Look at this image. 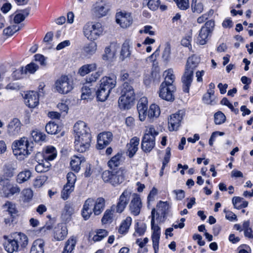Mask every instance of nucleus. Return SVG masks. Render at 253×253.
I'll return each mask as SVG.
<instances>
[{
  "label": "nucleus",
  "instance_id": "48",
  "mask_svg": "<svg viewBox=\"0 0 253 253\" xmlns=\"http://www.w3.org/2000/svg\"><path fill=\"white\" fill-rule=\"evenodd\" d=\"M75 186L66 184L63 187L61 192L62 198L65 200H67L70 194L74 191Z\"/></svg>",
  "mask_w": 253,
  "mask_h": 253
},
{
  "label": "nucleus",
  "instance_id": "30",
  "mask_svg": "<svg viewBox=\"0 0 253 253\" xmlns=\"http://www.w3.org/2000/svg\"><path fill=\"white\" fill-rule=\"evenodd\" d=\"M20 192V188L17 185H12L7 183L3 186L2 192L3 195L6 197H9L15 194L19 193Z\"/></svg>",
  "mask_w": 253,
  "mask_h": 253
},
{
  "label": "nucleus",
  "instance_id": "49",
  "mask_svg": "<svg viewBox=\"0 0 253 253\" xmlns=\"http://www.w3.org/2000/svg\"><path fill=\"white\" fill-rule=\"evenodd\" d=\"M113 211L112 210H107L103 215L102 218V222L103 224H107L111 223L113 220Z\"/></svg>",
  "mask_w": 253,
  "mask_h": 253
},
{
  "label": "nucleus",
  "instance_id": "22",
  "mask_svg": "<svg viewBox=\"0 0 253 253\" xmlns=\"http://www.w3.org/2000/svg\"><path fill=\"white\" fill-rule=\"evenodd\" d=\"M22 124L20 120L14 118L7 126L8 133L11 135H16L19 134L21 130Z\"/></svg>",
  "mask_w": 253,
  "mask_h": 253
},
{
  "label": "nucleus",
  "instance_id": "40",
  "mask_svg": "<svg viewBox=\"0 0 253 253\" xmlns=\"http://www.w3.org/2000/svg\"><path fill=\"white\" fill-rule=\"evenodd\" d=\"M32 173L29 170H25L18 173L16 181L18 183H22L28 180L31 177Z\"/></svg>",
  "mask_w": 253,
  "mask_h": 253
},
{
  "label": "nucleus",
  "instance_id": "20",
  "mask_svg": "<svg viewBox=\"0 0 253 253\" xmlns=\"http://www.w3.org/2000/svg\"><path fill=\"white\" fill-rule=\"evenodd\" d=\"M40 94L35 91H29L25 95L26 104L30 108H35L39 103Z\"/></svg>",
  "mask_w": 253,
  "mask_h": 253
},
{
  "label": "nucleus",
  "instance_id": "53",
  "mask_svg": "<svg viewBox=\"0 0 253 253\" xmlns=\"http://www.w3.org/2000/svg\"><path fill=\"white\" fill-rule=\"evenodd\" d=\"M214 122L216 125H221L224 123L226 120V117L221 111L216 112L214 116Z\"/></svg>",
  "mask_w": 253,
  "mask_h": 253
},
{
  "label": "nucleus",
  "instance_id": "1",
  "mask_svg": "<svg viewBox=\"0 0 253 253\" xmlns=\"http://www.w3.org/2000/svg\"><path fill=\"white\" fill-rule=\"evenodd\" d=\"M122 95L118 100V105L121 110H127L131 108L135 100V93L133 87L127 82L122 85Z\"/></svg>",
  "mask_w": 253,
  "mask_h": 253
},
{
  "label": "nucleus",
  "instance_id": "26",
  "mask_svg": "<svg viewBox=\"0 0 253 253\" xmlns=\"http://www.w3.org/2000/svg\"><path fill=\"white\" fill-rule=\"evenodd\" d=\"M163 76L165 77L164 81L161 83V85H162V86H175L174 84L175 76L172 69H169L165 71L163 73Z\"/></svg>",
  "mask_w": 253,
  "mask_h": 253
},
{
  "label": "nucleus",
  "instance_id": "9",
  "mask_svg": "<svg viewBox=\"0 0 253 253\" xmlns=\"http://www.w3.org/2000/svg\"><path fill=\"white\" fill-rule=\"evenodd\" d=\"M91 136L90 134L82 136H76L75 137V149L80 153H84L87 151L90 146Z\"/></svg>",
  "mask_w": 253,
  "mask_h": 253
},
{
  "label": "nucleus",
  "instance_id": "31",
  "mask_svg": "<svg viewBox=\"0 0 253 253\" xmlns=\"http://www.w3.org/2000/svg\"><path fill=\"white\" fill-rule=\"evenodd\" d=\"M200 62V58L196 55H192L187 59L185 69L194 72Z\"/></svg>",
  "mask_w": 253,
  "mask_h": 253
},
{
  "label": "nucleus",
  "instance_id": "5",
  "mask_svg": "<svg viewBox=\"0 0 253 253\" xmlns=\"http://www.w3.org/2000/svg\"><path fill=\"white\" fill-rule=\"evenodd\" d=\"M158 134V132L153 126L147 127L141 143V148L144 152H149L152 150L155 144V136Z\"/></svg>",
  "mask_w": 253,
  "mask_h": 253
},
{
  "label": "nucleus",
  "instance_id": "7",
  "mask_svg": "<svg viewBox=\"0 0 253 253\" xmlns=\"http://www.w3.org/2000/svg\"><path fill=\"white\" fill-rule=\"evenodd\" d=\"M55 90L60 94H67L73 88V82L67 76H62L54 84Z\"/></svg>",
  "mask_w": 253,
  "mask_h": 253
},
{
  "label": "nucleus",
  "instance_id": "32",
  "mask_svg": "<svg viewBox=\"0 0 253 253\" xmlns=\"http://www.w3.org/2000/svg\"><path fill=\"white\" fill-rule=\"evenodd\" d=\"M44 241L41 239L35 240L32 246L30 253H43Z\"/></svg>",
  "mask_w": 253,
  "mask_h": 253
},
{
  "label": "nucleus",
  "instance_id": "25",
  "mask_svg": "<svg viewBox=\"0 0 253 253\" xmlns=\"http://www.w3.org/2000/svg\"><path fill=\"white\" fill-rule=\"evenodd\" d=\"M132 47V42L130 40H126L122 45L120 52V59L124 60L130 57L131 55L130 48Z\"/></svg>",
  "mask_w": 253,
  "mask_h": 253
},
{
  "label": "nucleus",
  "instance_id": "39",
  "mask_svg": "<svg viewBox=\"0 0 253 253\" xmlns=\"http://www.w3.org/2000/svg\"><path fill=\"white\" fill-rule=\"evenodd\" d=\"M122 154L118 153L114 157H113L108 162V166L111 169H113L118 167L122 162Z\"/></svg>",
  "mask_w": 253,
  "mask_h": 253
},
{
  "label": "nucleus",
  "instance_id": "10",
  "mask_svg": "<svg viewBox=\"0 0 253 253\" xmlns=\"http://www.w3.org/2000/svg\"><path fill=\"white\" fill-rule=\"evenodd\" d=\"M110 10V6L105 0H98L93 5L91 11L98 18L106 16Z\"/></svg>",
  "mask_w": 253,
  "mask_h": 253
},
{
  "label": "nucleus",
  "instance_id": "33",
  "mask_svg": "<svg viewBox=\"0 0 253 253\" xmlns=\"http://www.w3.org/2000/svg\"><path fill=\"white\" fill-rule=\"evenodd\" d=\"M85 160L84 157L74 156L70 162L72 169L76 172H78L80 169V166L82 163Z\"/></svg>",
  "mask_w": 253,
  "mask_h": 253
},
{
  "label": "nucleus",
  "instance_id": "55",
  "mask_svg": "<svg viewBox=\"0 0 253 253\" xmlns=\"http://www.w3.org/2000/svg\"><path fill=\"white\" fill-rule=\"evenodd\" d=\"M203 101L204 103L214 105L216 103V97L213 96L209 95L208 94H205L203 97Z\"/></svg>",
  "mask_w": 253,
  "mask_h": 253
},
{
  "label": "nucleus",
  "instance_id": "62",
  "mask_svg": "<svg viewBox=\"0 0 253 253\" xmlns=\"http://www.w3.org/2000/svg\"><path fill=\"white\" fill-rule=\"evenodd\" d=\"M94 201L92 198L87 199L84 202L83 209L85 210L89 211H92V210L91 207L94 205Z\"/></svg>",
  "mask_w": 253,
  "mask_h": 253
},
{
  "label": "nucleus",
  "instance_id": "51",
  "mask_svg": "<svg viewBox=\"0 0 253 253\" xmlns=\"http://www.w3.org/2000/svg\"><path fill=\"white\" fill-rule=\"evenodd\" d=\"M58 125L52 122H49L45 126L46 131L51 134H56L58 131Z\"/></svg>",
  "mask_w": 253,
  "mask_h": 253
},
{
  "label": "nucleus",
  "instance_id": "35",
  "mask_svg": "<svg viewBox=\"0 0 253 253\" xmlns=\"http://www.w3.org/2000/svg\"><path fill=\"white\" fill-rule=\"evenodd\" d=\"M97 65L95 63L85 64L80 67L78 70V74L82 76H84L89 73L95 70Z\"/></svg>",
  "mask_w": 253,
  "mask_h": 253
},
{
  "label": "nucleus",
  "instance_id": "45",
  "mask_svg": "<svg viewBox=\"0 0 253 253\" xmlns=\"http://www.w3.org/2000/svg\"><path fill=\"white\" fill-rule=\"evenodd\" d=\"M148 117L149 118H157L160 114V110L159 107L156 104H152L150 106L148 110Z\"/></svg>",
  "mask_w": 253,
  "mask_h": 253
},
{
  "label": "nucleus",
  "instance_id": "36",
  "mask_svg": "<svg viewBox=\"0 0 253 253\" xmlns=\"http://www.w3.org/2000/svg\"><path fill=\"white\" fill-rule=\"evenodd\" d=\"M51 165L49 161L44 159L41 160V162H39L38 164L35 167V170L37 172L41 173L47 171Z\"/></svg>",
  "mask_w": 253,
  "mask_h": 253
},
{
  "label": "nucleus",
  "instance_id": "38",
  "mask_svg": "<svg viewBox=\"0 0 253 253\" xmlns=\"http://www.w3.org/2000/svg\"><path fill=\"white\" fill-rule=\"evenodd\" d=\"M131 222L132 219L130 216L126 217L125 220H123L119 228L118 232L119 233L125 234L127 233L131 225Z\"/></svg>",
  "mask_w": 253,
  "mask_h": 253
},
{
  "label": "nucleus",
  "instance_id": "57",
  "mask_svg": "<svg viewBox=\"0 0 253 253\" xmlns=\"http://www.w3.org/2000/svg\"><path fill=\"white\" fill-rule=\"evenodd\" d=\"M76 240L73 237L69 238L65 243L64 248L66 250H68L69 252H72L75 248L76 244Z\"/></svg>",
  "mask_w": 253,
  "mask_h": 253
},
{
  "label": "nucleus",
  "instance_id": "12",
  "mask_svg": "<svg viewBox=\"0 0 253 253\" xmlns=\"http://www.w3.org/2000/svg\"><path fill=\"white\" fill-rule=\"evenodd\" d=\"M184 116V111L183 110H179L170 116L168 122L169 128L170 131H174L178 129Z\"/></svg>",
  "mask_w": 253,
  "mask_h": 253
},
{
  "label": "nucleus",
  "instance_id": "14",
  "mask_svg": "<svg viewBox=\"0 0 253 253\" xmlns=\"http://www.w3.org/2000/svg\"><path fill=\"white\" fill-rule=\"evenodd\" d=\"M116 17V22L123 28H127L132 23V18L129 13L119 12L117 13Z\"/></svg>",
  "mask_w": 253,
  "mask_h": 253
},
{
  "label": "nucleus",
  "instance_id": "21",
  "mask_svg": "<svg viewBox=\"0 0 253 253\" xmlns=\"http://www.w3.org/2000/svg\"><path fill=\"white\" fill-rule=\"evenodd\" d=\"M74 131L75 132V137L76 136H82L86 135L90 133V129L86 124L83 121L77 122L74 126Z\"/></svg>",
  "mask_w": 253,
  "mask_h": 253
},
{
  "label": "nucleus",
  "instance_id": "8",
  "mask_svg": "<svg viewBox=\"0 0 253 253\" xmlns=\"http://www.w3.org/2000/svg\"><path fill=\"white\" fill-rule=\"evenodd\" d=\"M156 210L153 209L151 211V229L152 230V240L153 242V247L155 253H157L159 251V243L161 235L160 227L156 224H155V217Z\"/></svg>",
  "mask_w": 253,
  "mask_h": 253
},
{
  "label": "nucleus",
  "instance_id": "3",
  "mask_svg": "<svg viewBox=\"0 0 253 253\" xmlns=\"http://www.w3.org/2000/svg\"><path fill=\"white\" fill-rule=\"evenodd\" d=\"M100 82L99 87L96 93V97L98 100L103 102L107 99L111 90L115 87L116 81L114 78L105 77Z\"/></svg>",
  "mask_w": 253,
  "mask_h": 253
},
{
  "label": "nucleus",
  "instance_id": "28",
  "mask_svg": "<svg viewBox=\"0 0 253 253\" xmlns=\"http://www.w3.org/2000/svg\"><path fill=\"white\" fill-rule=\"evenodd\" d=\"M139 144V138L134 137L131 138L129 143L127 144V153L129 158H132L138 150V146Z\"/></svg>",
  "mask_w": 253,
  "mask_h": 253
},
{
  "label": "nucleus",
  "instance_id": "13",
  "mask_svg": "<svg viewBox=\"0 0 253 253\" xmlns=\"http://www.w3.org/2000/svg\"><path fill=\"white\" fill-rule=\"evenodd\" d=\"M131 195V191L128 189L124 191L120 195L116 206V211L118 213H122L128 205Z\"/></svg>",
  "mask_w": 253,
  "mask_h": 253
},
{
  "label": "nucleus",
  "instance_id": "41",
  "mask_svg": "<svg viewBox=\"0 0 253 253\" xmlns=\"http://www.w3.org/2000/svg\"><path fill=\"white\" fill-rule=\"evenodd\" d=\"M15 240L18 243V247L21 246L25 248L28 244V239L26 235L23 233H19L14 237Z\"/></svg>",
  "mask_w": 253,
  "mask_h": 253
},
{
  "label": "nucleus",
  "instance_id": "50",
  "mask_svg": "<svg viewBox=\"0 0 253 253\" xmlns=\"http://www.w3.org/2000/svg\"><path fill=\"white\" fill-rule=\"evenodd\" d=\"M108 234V231L105 229L97 230L96 231V234L93 237V240L95 242L100 241L106 237Z\"/></svg>",
  "mask_w": 253,
  "mask_h": 253
},
{
  "label": "nucleus",
  "instance_id": "6",
  "mask_svg": "<svg viewBox=\"0 0 253 253\" xmlns=\"http://www.w3.org/2000/svg\"><path fill=\"white\" fill-rule=\"evenodd\" d=\"M102 28L99 23L88 22L83 28L84 36L89 40H96L102 33Z\"/></svg>",
  "mask_w": 253,
  "mask_h": 253
},
{
  "label": "nucleus",
  "instance_id": "44",
  "mask_svg": "<svg viewBox=\"0 0 253 253\" xmlns=\"http://www.w3.org/2000/svg\"><path fill=\"white\" fill-rule=\"evenodd\" d=\"M33 197V191L30 188H26L21 192V198L24 203L30 202Z\"/></svg>",
  "mask_w": 253,
  "mask_h": 253
},
{
  "label": "nucleus",
  "instance_id": "60",
  "mask_svg": "<svg viewBox=\"0 0 253 253\" xmlns=\"http://www.w3.org/2000/svg\"><path fill=\"white\" fill-rule=\"evenodd\" d=\"M177 6L181 10H186L189 7V0H175Z\"/></svg>",
  "mask_w": 253,
  "mask_h": 253
},
{
  "label": "nucleus",
  "instance_id": "61",
  "mask_svg": "<svg viewBox=\"0 0 253 253\" xmlns=\"http://www.w3.org/2000/svg\"><path fill=\"white\" fill-rule=\"evenodd\" d=\"M14 168L9 165H5L4 168V174L8 177H11L14 175Z\"/></svg>",
  "mask_w": 253,
  "mask_h": 253
},
{
  "label": "nucleus",
  "instance_id": "63",
  "mask_svg": "<svg viewBox=\"0 0 253 253\" xmlns=\"http://www.w3.org/2000/svg\"><path fill=\"white\" fill-rule=\"evenodd\" d=\"M147 1V5L148 7L152 10H155L157 9L160 4L159 0H146Z\"/></svg>",
  "mask_w": 253,
  "mask_h": 253
},
{
  "label": "nucleus",
  "instance_id": "47",
  "mask_svg": "<svg viewBox=\"0 0 253 253\" xmlns=\"http://www.w3.org/2000/svg\"><path fill=\"white\" fill-rule=\"evenodd\" d=\"M3 208L6 210V211L11 216H15L17 212L15 204L12 202L9 201L6 202L3 205Z\"/></svg>",
  "mask_w": 253,
  "mask_h": 253
},
{
  "label": "nucleus",
  "instance_id": "27",
  "mask_svg": "<svg viewBox=\"0 0 253 253\" xmlns=\"http://www.w3.org/2000/svg\"><path fill=\"white\" fill-rule=\"evenodd\" d=\"M118 45L116 43H112L105 49V53L102 56L103 59L108 60L112 59L117 51Z\"/></svg>",
  "mask_w": 253,
  "mask_h": 253
},
{
  "label": "nucleus",
  "instance_id": "52",
  "mask_svg": "<svg viewBox=\"0 0 253 253\" xmlns=\"http://www.w3.org/2000/svg\"><path fill=\"white\" fill-rule=\"evenodd\" d=\"M146 229V225L145 223H139L137 222L135 227V232L134 233V235H135L136 234H137L138 235V236H142L145 233Z\"/></svg>",
  "mask_w": 253,
  "mask_h": 253
},
{
  "label": "nucleus",
  "instance_id": "42",
  "mask_svg": "<svg viewBox=\"0 0 253 253\" xmlns=\"http://www.w3.org/2000/svg\"><path fill=\"white\" fill-rule=\"evenodd\" d=\"M96 49V43L94 42H91L84 45L83 49V51L86 55H91L95 53Z\"/></svg>",
  "mask_w": 253,
  "mask_h": 253
},
{
  "label": "nucleus",
  "instance_id": "54",
  "mask_svg": "<svg viewBox=\"0 0 253 253\" xmlns=\"http://www.w3.org/2000/svg\"><path fill=\"white\" fill-rule=\"evenodd\" d=\"M32 136L36 142L44 141L45 139V134L42 132L38 131H33Z\"/></svg>",
  "mask_w": 253,
  "mask_h": 253
},
{
  "label": "nucleus",
  "instance_id": "17",
  "mask_svg": "<svg viewBox=\"0 0 253 253\" xmlns=\"http://www.w3.org/2000/svg\"><path fill=\"white\" fill-rule=\"evenodd\" d=\"M148 100L146 97H141L137 104V109L139 114V118L141 121H144L147 116L148 109Z\"/></svg>",
  "mask_w": 253,
  "mask_h": 253
},
{
  "label": "nucleus",
  "instance_id": "46",
  "mask_svg": "<svg viewBox=\"0 0 253 253\" xmlns=\"http://www.w3.org/2000/svg\"><path fill=\"white\" fill-rule=\"evenodd\" d=\"M22 28V25H13L10 26L4 29L3 31V33L6 36H11L13 35L15 32L20 30Z\"/></svg>",
  "mask_w": 253,
  "mask_h": 253
},
{
  "label": "nucleus",
  "instance_id": "11",
  "mask_svg": "<svg viewBox=\"0 0 253 253\" xmlns=\"http://www.w3.org/2000/svg\"><path fill=\"white\" fill-rule=\"evenodd\" d=\"M176 90L175 86L160 85L159 95L161 98L167 101L172 102L174 100V93Z\"/></svg>",
  "mask_w": 253,
  "mask_h": 253
},
{
  "label": "nucleus",
  "instance_id": "16",
  "mask_svg": "<svg viewBox=\"0 0 253 253\" xmlns=\"http://www.w3.org/2000/svg\"><path fill=\"white\" fill-rule=\"evenodd\" d=\"M194 72L185 69L181 77L182 88L184 92H189L190 87L193 81Z\"/></svg>",
  "mask_w": 253,
  "mask_h": 253
},
{
  "label": "nucleus",
  "instance_id": "29",
  "mask_svg": "<svg viewBox=\"0 0 253 253\" xmlns=\"http://www.w3.org/2000/svg\"><path fill=\"white\" fill-rule=\"evenodd\" d=\"M157 207L158 211L156 213V215H158V217H156V219L157 220L160 215L163 218L165 217L169 212L170 206L168 202L160 201L158 203Z\"/></svg>",
  "mask_w": 253,
  "mask_h": 253
},
{
  "label": "nucleus",
  "instance_id": "56",
  "mask_svg": "<svg viewBox=\"0 0 253 253\" xmlns=\"http://www.w3.org/2000/svg\"><path fill=\"white\" fill-rule=\"evenodd\" d=\"M82 95L81 98L83 100H86L91 96L92 91L91 89L86 85H84L82 88Z\"/></svg>",
  "mask_w": 253,
  "mask_h": 253
},
{
  "label": "nucleus",
  "instance_id": "2",
  "mask_svg": "<svg viewBox=\"0 0 253 253\" xmlns=\"http://www.w3.org/2000/svg\"><path fill=\"white\" fill-rule=\"evenodd\" d=\"M33 143L29 142L27 137H22L13 142L12 147L13 154L19 159H24L33 151Z\"/></svg>",
  "mask_w": 253,
  "mask_h": 253
},
{
  "label": "nucleus",
  "instance_id": "37",
  "mask_svg": "<svg viewBox=\"0 0 253 253\" xmlns=\"http://www.w3.org/2000/svg\"><path fill=\"white\" fill-rule=\"evenodd\" d=\"M210 33L209 30H207L206 28H202L197 38V42L200 45L205 44Z\"/></svg>",
  "mask_w": 253,
  "mask_h": 253
},
{
  "label": "nucleus",
  "instance_id": "23",
  "mask_svg": "<svg viewBox=\"0 0 253 253\" xmlns=\"http://www.w3.org/2000/svg\"><path fill=\"white\" fill-rule=\"evenodd\" d=\"M68 230L66 225L63 224H58L54 230V238L57 241H62L67 236Z\"/></svg>",
  "mask_w": 253,
  "mask_h": 253
},
{
  "label": "nucleus",
  "instance_id": "43",
  "mask_svg": "<svg viewBox=\"0 0 253 253\" xmlns=\"http://www.w3.org/2000/svg\"><path fill=\"white\" fill-rule=\"evenodd\" d=\"M191 8L193 12L201 13L204 10L203 2L201 0H192Z\"/></svg>",
  "mask_w": 253,
  "mask_h": 253
},
{
  "label": "nucleus",
  "instance_id": "58",
  "mask_svg": "<svg viewBox=\"0 0 253 253\" xmlns=\"http://www.w3.org/2000/svg\"><path fill=\"white\" fill-rule=\"evenodd\" d=\"M39 68L38 65H37L36 64L34 63H31L29 64H28L24 69V73H30V74H33Z\"/></svg>",
  "mask_w": 253,
  "mask_h": 253
},
{
  "label": "nucleus",
  "instance_id": "64",
  "mask_svg": "<svg viewBox=\"0 0 253 253\" xmlns=\"http://www.w3.org/2000/svg\"><path fill=\"white\" fill-rule=\"evenodd\" d=\"M67 184H70V185L75 186V183L76 181V176L74 173L72 172L68 173L67 175Z\"/></svg>",
  "mask_w": 253,
  "mask_h": 253
},
{
  "label": "nucleus",
  "instance_id": "59",
  "mask_svg": "<svg viewBox=\"0 0 253 253\" xmlns=\"http://www.w3.org/2000/svg\"><path fill=\"white\" fill-rule=\"evenodd\" d=\"M171 53V48L170 44L167 43L163 52L162 58L165 61H168L169 59Z\"/></svg>",
  "mask_w": 253,
  "mask_h": 253
},
{
  "label": "nucleus",
  "instance_id": "4",
  "mask_svg": "<svg viewBox=\"0 0 253 253\" xmlns=\"http://www.w3.org/2000/svg\"><path fill=\"white\" fill-rule=\"evenodd\" d=\"M102 178L105 182L109 183L113 186H116L125 180L124 170L120 168L112 171L105 170L102 174Z\"/></svg>",
  "mask_w": 253,
  "mask_h": 253
},
{
  "label": "nucleus",
  "instance_id": "24",
  "mask_svg": "<svg viewBox=\"0 0 253 253\" xmlns=\"http://www.w3.org/2000/svg\"><path fill=\"white\" fill-rule=\"evenodd\" d=\"M5 241L3 246L5 250L8 253H13L14 252H17L19 249L18 243L15 240L14 238H9L6 236H4Z\"/></svg>",
  "mask_w": 253,
  "mask_h": 253
},
{
  "label": "nucleus",
  "instance_id": "34",
  "mask_svg": "<svg viewBox=\"0 0 253 253\" xmlns=\"http://www.w3.org/2000/svg\"><path fill=\"white\" fill-rule=\"evenodd\" d=\"M93 211L95 215H99L103 211L105 206V200L102 198H99L94 203Z\"/></svg>",
  "mask_w": 253,
  "mask_h": 253
},
{
  "label": "nucleus",
  "instance_id": "15",
  "mask_svg": "<svg viewBox=\"0 0 253 253\" xmlns=\"http://www.w3.org/2000/svg\"><path fill=\"white\" fill-rule=\"evenodd\" d=\"M129 207L131 213L134 216H137L140 213L142 203L140 197L138 194L133 195Z\"/></svg>",
  "mask_w": 253,
  "mask_h": 253
},
{
  "label": "nucleus",
  "instance_id": "18",
  "mask_svg": "<svg viewBox=\"0 0 253 253\" xmlns=\"http://www.w3.org/2000/svg\"><path fill=\"white\" fill-rule=\"evenodd\" d=\"M57 156V151L55 148L52 146H48L45 149L43 154L38 153L36 156V160L40 161L39 158L43 157L44 159L48 161H52Z\"/></svg>",
  "mask_w": 253,
  "mask_h": 253
},
{
  "label": "nucleus",
  "instance_id": "19",
  "mask_svg": "<svg viewBox=\"0 0 253 253\" xmlns=\"http://www.w3.org/2000/svg\"><path fill=\"white\" fill-rule=\"evenodd\" d=\"M113 135L111 132L100 133L97 138V148L100 149L109 145L112 140Z\"/></svg>",
  "mask_w": 253,
  "mask_h": 253
}]
</instances>
